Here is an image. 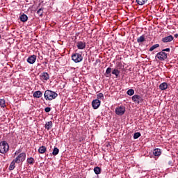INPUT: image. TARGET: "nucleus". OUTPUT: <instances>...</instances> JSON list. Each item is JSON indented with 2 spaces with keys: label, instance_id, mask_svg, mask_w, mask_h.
<instances>
[{
  "label": "nucleus",
  "instance_id": "obj_27",
  "mask_svg": "<svg viewBox=\"0 0 178 178\" xmlns=\"http://www.w3.org/2000/svg\"><path fill=\"white\" fill-rule=\"evenodd\" d=\"M27 162L29 165H34V158L30 157L27 159Z\"/></svg>",
  "mask_w": 178,
  "mask_h": 178
},
{
  "label": "nucleus",
  "instance_id": "obj_19",
  "mask_svg": "<svg viewBox=\"0 0 178 178\" xmlns=\"http://www.w3.org/2000/svg\"><path fill=\"white\" fill-rule=\"evenodd\" d=\"M46 152H47V147H45V146H41L38 149V152L40 154H45Z\"/></svg>",
  "mask_w": 178,
  "mask_h": 178
},
{
  "label": "nucleus",
  "instance_id": "obj_13",
  "mask_svg": "<svg viewBox=\"0 0 178 178\" xmlns=\"http://www.w3.org/2000/svg\"><path fill=\"white\" fill-rule=\"evenodd\" d=\"M34 98H41L42 97V92L37 90L33 93Z\"/></svg>",
  "mask_w": 178,
  "mask_h": 178
},
{
  "label": "nucleus",
  "instance_id": "obj_36",
  "mask_svg": "<svg viewBox=\"0 0 178 178\" xmlns=\"http://www.w3.org/2000/svg\"><path fill=\"white\" fill-rule=\"evenodd\" d=\"M81 141H83V138H81L79 139V142L81 143Z\"/></svg>",
  "mask_w": 178,
  "mask_h": 178
},
{
  "label": "nucleus",
  "instance_id": "obj_30",
  "mask_svg": "<svg viewBox=\"0 0 178 178\" xmlns=\"http://www.w3.org/2000/svg\"><path fill=\"white\" fill-rule=\"evenodd\" d=\"M127 95H130V96L134 95V90H133V89L128 90L127 92Z\"/></svg>",
  "mask_w": 178,
  "mask_h": 178
},
{
  "label": "nucleus",
  "instance_id": "obj_9",
  "mask_svg": "<svg viewBox=\"0 0 178 178\" xmlns=\"http://www.w3.org/2000/svg\"><path fill=\"white\" fill-rule=\"evenodd\" d=\"M100 105H101V102L99 101V99H96L92 102V106L93 109H98Z\"/></svg>",
  "mask_w": 178,
  "mask_h": 178
},
{
  "label": "nucleus",
  "instance_id": "obj_3",
  "mask_svg": "<svg viewBox=\"0 0 178 178\" xmlns=\"http://www.w3.org/2000/svg\"><path fill=\"white\" fill-rule=\"evenodd\" d=\"M72 59L75 63H79L83 60V56L79 53H75L72 54Z\"/></svg>",
  "mask_w": 178,
  "mask_h": 178
},
{
  "label": "nucleus",
  "instance_id": "obj_21",
  "mask_svg": "<svg viewBox=\"0 0 178 178\" xmlns=\"http://www.w3.org/2000/svg\"><path fill=\"white\" fill-rule=\"evenodd\" d=\"M93 170L95 175H100L101 172H102V169H101L99 167H95Z\"/></svg>",
  "mask_w": 178,
  "mask_h": 178
},
{
  "label": "nucleus",
  "instance_id": "obj_22",
  "mask_svg": "<svg viewBox=\"0 0 178 178\" xmlns=\"http://www.w3.org/2000/svg\"><path fill=\"white\" fill-rule=\"evenodd\" d=\"M147 1L148 0H136V3L140 6L145 5Z\"/></svg>",
  "mask_w": 178,
  "mask_h": 178
},
{
  "label": "nucleus",
  "instance_id": "obj_25",
  "mask_svg": "<svg viewBox=\"0 0 178 178\" xmlns=\"http://www.w3.org/2000/svg\"><path fill=\"white\" fill-rule=\"evenodd\" d=\"M112 74H114L115 76H116V77H119V75L120 74V71H119V70L118 69H114L112 71Z\"/></svg>",
  "mask_w": 178,
  "mask_h": 178
},
{
  "label": "nucleus",
  "instance_id": "obj_38",
  "mask_svg": "<svg viewBox=\"0 0 178 178\" xmlns=\"http://www.w3.org/2000/svg\"><path fill=\"white\" fill-rule=\"evenodd\" d=\"M0 38H1V35H0Z\"/></svg>",
  "mask_w": 178,
  "mask_h": 178
},
{
  "label": "nucleus",
  "instance_id": "obj_26",
  "mask_svg": "<svg viewBox=\"0 0 178 178\" xmlns=\"http://www.w3.org/2000/svg\"><path fill=\"white\" fill-rule=\"evenodd\" d=\"M156 48H159V44H154L153 46H152L149 49V51L152 52V51H154V49H156Z\"/></svg>",
  "mask_w": 178,
  "mask_h": 178
},
{
  "label": "nucleus",
  "instance_id": "obj_16",
  "mask_svg": "<svg viewBox=\"0 0 178 178\" xmlns=\"http://www.w3.org/2000/svg\"><path fill=\"white\" fill-rule=\"evenodd\" d=\"M159 88L161 90V91H165V90L168 88V83L166 82L162 83L160 84Z\"/></svg>",
  "mask_w": 178,
  "mask_h": 178
},
{
  "label": "nucleus",
  "instance_id": "obj_20",
  "mask_svg": "<svg viewBox=\"0 0 178 178\" xmlns=\"http://www.w3.org/2000/svg\"><path fill=\"white\" fill-rule=\"evenodd\" d=\"M153 154L154 156H160L161 152V149H154Z\"/></svg>",
  "mask_w": 178,
  "mask_h": 178
},
{
  "label": "nucleus",
  "instance_id": "obj_37",
  "mask_svg": "<svg viewBox=\"0 0 178 178\" xmlns=\"http://www.w3.org/2000/svg\"><path fill=\"white\" fill-rule=\"evenodd\" d=\"M175 37L176 38H177L178 35H177V34H175Z\"/></svg>",
  "mask_w": 178,
  "mask_h": 178
},
{
  "label": "nucleus",
  "instance_id": "obj_10",
  "mask_svg": "<svg viewBox=\"0 0 178 178\" xmlns=\"http://www.w3.org/2000/svg\"><path fill=\"white\" fill-rule=\"evenodd\" d=\"M35 60H37V56L35 55L30 56L27 58V62L28 63H30V65H33V63H35Z\"/></svg>",
  "mask_w": 178,
  "mask_h": 178
},
{
  "label": "nucleus",
  "instance_id": "obj_31",
  "mask_svg": "<svg viewBox=\"0 0 178 178\" xmlns=\"http://www.w3.org/2000/svg\"><path fill=\"white\" fill-rule=\"evenodd\" d=\"M37 13L38 14L39 16L42 17V14L44 13V8H40L37 11Z\"/></svg>",
  "mask_w": 178,
  "mask_h": 178
},
{
  "label": "nucleus",
  "instance_id": "obj_32",
  "mask_svg": "<svg viewBox=\"0 0 178 178\" xmlns=\"http://www.w3.org/2000/svg\"><path fill=\"white\" fill-rule=\"evenodd\" d=\"M96 99H104V94L103 93L97 94Z\"/></svg>",
  "mask_w": 178,
  "mask_h": 178
},
{
  "label": "nucleus",
  "instance_id": "obj_7",
  "mask_svg": "<svg viewBox=\"0 0 178 178\" xmlns=\"http://www.w3.org/2000/svg\"><path fill=\"white\" fill-rule=\"evenodd\" d=\"M132 101L135 104H141L144 101V99H143V97L138 95H135L132 97Z\"/></svg>",
  "mask_w": 178,
  "mask_h": 178
},
{
  "label": "nucleus",
  "instance_id": "obj_6",
  "mask_svg": "<svg viewBox=\"0 0 178 178\" xmlns=\"http://www.w3.org/2000/svg\"><path fill=\"white\" fill-rule=\"evenodd\" d=\"M14 160H15L16 163L24 162V161H26V153L22 152L19 154Z\"/></svg>",
  "mask_w": 178,
  "mask_h": 178
},
{
  "label": "nucleus",
  "instance_id": "obj_33",
  "mask_svg": "<svg viewBox=\"0 0 178 178\" xmlns=\"http://www.w3.org/2000/svg\"><path fill=\"white\" fill-rule=\"evenodd\" d=\"M44 111H45L47 113L51 112V108H50V107H46V108H44Z\"/></svg>",
  "mask_w": 178,
  "mask_h": 178
},
{
  "label": "nucleus",
  "instance_id": "obj_5",
  "mask_svg": "<svg viewBox=\"0 0 178 178\" xmlns=\"http://www.w3.org/2000/svg\"><path fill=\"white\" fill-rule=\"evenodd\" d=\"M125 112H126V108L123 106H120L115 108V113L118 116H123Z\"/></svg>",
  "mask_w": 178,
  "mask_h": 178
},
{
  "label": "nucleus",
  "instance_id": "obj_11",
  "mask_svg": "<svg viewBox=\"0 0 178 178\" xmlns=\"http://www.w3.org/2000/svg\"><path fill=\"white\" fill-rule=\"evenodd\" d=\"M174 40L173 35H170L162 39L163 42H172V40Z\"/></svg>",
  "mask_w": 178,
  "mask_h": 178
},
{
  "label": "nucleus",
  "instance_id": "obj_23",
  "mask_svg": "<svg viewBox=\"0 0 178 178\" xmlns=\"http://www.w3.org/2000/svg\"><path fill=\"white\" fill-rule=\"evenodd\" d=\"M1 108H6V102L3 99H0Z\"/></svg>",
  "mask_w": 178,
  "mask_h": 178
},
{
  "label": "nucleus",
  "instance_id": "obj_15",
  "mask_svg": "<svg viewBox=\"0 0 178 178\" xmlns=\"http://www.w3.org/2000/svg\"><path fill=\"white\" fill-rule=\"evenodd\" d=\"M19 19H20L21 22H22L23 23H26V22H27V20H29V17H27V15L25 14H22V15H21Z\"/></svg>",
  "mask_w": 178,
  "mask_h": 178
},
{
  "label": "nucleus",
  "instance_id": "obj_24",
  "mask_svg": "<svg viewBox=\"0 0 178 178\" xmlns=\"http://www.w3.org/2000/svg\"><path fill=\"white\" fill-rule=\"evenodd\" d=\"M16 163V160L14 159L10 164L9 166V170H13V169H15V165Z\"/></svg>",
  "mask_w": 178,
  "mask_h": 178
},
{
  "label": "nucleus",
  "instance_id": "obj_2",
  "mask_svg": "<svg viewBox=\"0 0 178 178\" xmlns=\"http://www.w3.org/2000/svg\"><path fill=\"white\" fill-rule=\"evenodd\" d=\"M9 151V144L6 141H2L0 143V153L6 154Z\"/></svg>",
  "mask_w": 178,
  "mask_h": 178
},
{
  "label": "nucleus",
  "instance_id": "obj_29",
  "mask_svg": "<svg viewBox=\"0 0 178 178\" xmlns=\"http://www.w3.org/2000/svg\"><path fill=\"white\" fill-rule=\"evenodd\" d=\"M141 137V134L140 132H136L134 134V140H137V138Z\"/></svg>",
  "mask_w": 178,
  "mask_h": 178
},
{
  "label": "nucleus",
  "instance_id": "obj_8",
  "mask_svg": "<svg viewBox=\"0 0 178 178\" xmlns=\"http://www.w3.org/2000/svg\"><path fill=\"white\" fill-rule=\"evenodd\" d=\"M39 77L40 80L44 83L45 81H48V79H49V74H48V72H42Z\"/></svg>",
  "mask_w": 178,
  "mask_h": 178
},
{
  "label": "nucleus",
  "instance_id": "obj_28",
  "mask_svg": "<svg viewBox=\"0 0 178 178\" xmlns=\"http://www.w3.org/2000/svg\"><path fill=\"white\" fill-rule=\"evenodd\" d=\"M52 154L53 155H54V156H56V155H58L59 154V149L58 147H54Z\"/></svg>",
  "mask_w": 178,
  "mask_h": 178
},
{
  "label": "nucleus",
  "instance_id": "obj_1",
  "mask_svg": "<svg viewBox=\"0 0 178 178\" xmlns=\"http://www.w3.org/2000/svg\"><path fill=\"white\" fill-rule=\"evenodd\" d=\"M44 97L46 101H52V99H55L58 97V93L50 90H47L44 92Z\"/></svg>",
  "mask_w": 178,
  "mask_h": 178
},
{
  "label": "nucleus",
  "instance_id": "obj_18",
  "mask_svg": "<svg viewBox=\"0 0 178 178\" xmlns=\"http://www.w3.org/2000/svg\"><path fill=\"white\" fill-rule=\"evenodd\" d=\"M111 72H112V68L108 67L106 70L105 76L107 77H111L112 76V74H111Z\"/></svg>",
  "mask_w": 178,
  "mask_h": 178
},
{
  "label": "nucleus",
  "instance_id": "obj_34",
  "mask_svg": "<svg viewBox=\"0 0 178 178\" xmlns=\"http://www.w3.org/2000/svg\"><path fill=\"white\" fill-rule=\"evenodd\" d=\"M163 52H170V48H166L162 50Z\"/></svg>",
  "mask_w": 178,
  "mask_h": 178
},
{
  "label": "nucleus",
  "instance_id": "obj_35",
  "mask_svg": "<svg viewBox=\"0 0 178 178\" xmlns=\"http://www.w3.org/2000/svg\"><path fill=\"white\" fill-rule=\"evenodd\" d=\"M15 155H19V154H20V150H17L15 152Z\"/></svg>",
  "mask_w": 178,
  "mask_h": 178
},
{
  "label": "nucleus",
  "instance_id": "obj_12",
  "mask_svg": "<svg viewBox=\"0 0 178 178\" xmlns=\"http://www.w3.org/2000/svg\"><path fill=\"white\" fill-rule=\"evenodd\" d=\"M78 49H84L86 48V42L79 41L76 42Z\"/></svg>",
  "mask_w": 178,
  "mask_h": 178
},
{
  "label": "nucleus",
  "instance_id": "obj_14",
  "mask_svg": "<svg viewBox=\"0 0 178 178\" xmlns=\"http://www.w3.org/2000/svg\"><path fill=\"white\" fill-rule=\"evenodd\" d=\"M52 121H49L44 124V129H46V130H51V129H52Z\"/></svg>",
  "mask_w": 178,
  "mask_h": 178
},
{
  "label": "nucleus",
  "instance_id": "obj_4",
  "mask_svg": "<svg viewBox=\"0 0 178 178\" xmlns=\"http://www.w3.org/2000/svg\"><path fill=\"white\" fill-rule=\"evenodd\" d=\"M156 58H157L159 60H166V59H168V54L165 51H161L157 53Z\"/></svg>",
  "mask_w": 178,
  "mask_h": 178
},
{
  "label": "nucleus",
  "instance_id": "obj_17",
  "mask_svg": "<svg viewBox=\"0 0 178 178\" xmlns=\"http://www.w3.org/2000/svg\"><path fill=\"white\" fill-rule=\"evenodd\" d=\"M145 41V35H143L137 38V42L141 44Z\"/></svg>",
  "mask_w": 178,
  "mask_h": 178
}]
</instances>
